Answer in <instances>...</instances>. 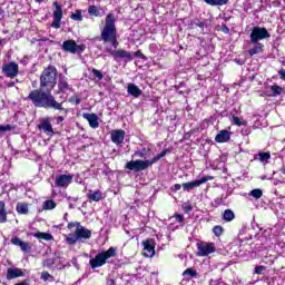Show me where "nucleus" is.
Segmentation results:
<instances>
[{
	"label": "nucleus",
	"mask_w": 285,
	"mask_h": 285,
	"mask_svg": "<svg viewBox=\"0 0 285 285\" xmlns=\"http://www.w3.org/2000/svg\"><path fill=\"white\" fill-rule=\"evenodd\" d=\"M232 122L234 124V126H246V121L242 120L237 116H233Z\"/></svg>",
	"instance_id": "42"
},
{
	"label": "nucleus",
	"mask_w": 285,
	"mask_h": 285,
	"mask_svg": "<svg viewBox=\"0 0 285 285\" xmlns=\"http://www.w3.org/2000/svg\"><path fill=\"white\" fill-rule=\"evenodd\" d=\"M223 219L224 222H233V219H235V212L232 209H225L223 213Z\"/></svg>",
	"instance_id": "31"
},
{
	"label": "nucleus",
	"mask_w": 285,
	"mask_h": 285,
	"mask_svg": "<svg viewBox=\"0 0 285 285\" xmlns=\"http://www.w3.org/2000/svg\"><path fill=\"white\" fill-rule=\"evenodd\" d=\"M134 57H140V59H146V56L141 53V50H138L134 53Z\"/></svg>",
	"instance_id": "56"
},
{
	"label": "nucleus",
	"mask_w": 285,
	"mask_h": 285,
	"mask_svg": "<svg viewBox=\"0 0 285 285\" xmlns=\"http://www.w3.org/2000/svg\"><path fill=\"white\" fill-rule=\"evenodd\" d=\"M67 244H69L70 246H75V244H77V242H80L79 236H77V234H70L67 238H66Z\"/></svg>",
	"instance_id": "35"
},
{
	"label": "nucleus",
	"mask_w": 285,
	"mask_h": 285,
	"mask_svg": "<svg viewBox=\"0 0 285 285\" xmlns=\"http://www.w3.org/2000/svg\"><path fill=\"white\" fill-rule=\"evenodd\" d=\"M213 233L216 237H222V235H224V227L217 225L213 228Z\"/></svg>",
	"instance_id": "43"
},
{
	"label": "nucleus",
	"mask_w": 285,
	"mask_h": 285,
	"mask_svg": "<svg viewBox=\"0 0 285 285\" xmlns=\"http://www.w3.org/2000/svg\"><path fill=\"white\" fill-rule=\"evenodd\" d=\"M70 18L72 19V21H83V16L81 14L80 9L76 10L75 13H71Z\"/></svg>",
	"instance_id": "39"
},
{
	"label": "nucleus",
	"mask_w": 285,
	"mask_h": 285,
	"mask_svg": "<svg viewBox=\"0 0 285 285\" xmlns=\"http://www.w3.org/2000/svg\"><path fill=\"white\" fill-rule=\"evenodd\" d=\"M116 18L112 13H108L105 19V27L101 30L100 38L104 43H108L117 37V27L115 26Z\"/></svg>",
	"instance_id": "3"
},
{
	"label": "nucleus",
	"mask_w": 285,
	"mask_h": 285,
	"mask_svg": "<svg viewBox=\"0 0 285 285\" xmlns=\"http://www.w3.org/2000/svg\"><path fill=\"white\" fill-rule=\"evenodd\" d=\"M14 285H30V284H28V282L23 281L21 283L14 284Z\"/></svg>",
	"instance_id": "63"
},
{
	"label": "nucleus",
	"mask_w": 285,
	"mask_h": 285,
	"mask_svg": "<svg viewBox=\"0 0 285 285\" xmlns=\"http://www.w3.org/2000/svg\"><path fill=\"white\" fill-rule=\"evenodd\" d=\"M126 139V131L122 129H116L111 131V141L116 144V146H120V144H124V140Z\"/></svg>",
	"instance_id": "19"
},
{
	"label": "nucleus",
	"mask_w": 285,
	"mask_h": 285,
	"mask_svg": "<svg viewBox=\"0 0 285 285\" xmlns=\"http://www.w3.org/2000/svg\"><path fill=\"white\" fill-rule=\"evenodd\" d=\"M91 72L97 79H99V81L104 79V73H101V71H99L98 69H92Z\"/></svg>",
	"instance_id": "49"
},
{
	"label": "nucleus",
	"mask_w": 285,
	"mask_h": 285,
	"mask_svg": "<svg viewBox=\"0 0 285 285\" xmlns=\"http://www.w3.org/2000/svg\"><path fill=\"white\" fill-rule=\"evenodd\" d=\"M207 6H226L229 0H203Z\"/></svg>",
	"instance_id": "34"
},
{
	"label": "nucleus",
	"mask_w": 285,
	"mask_h": 285,
	"mask_svg": "<svg viewBox=\"0 0 285 285\" xmlns=\"http://www.w3.org/2000/svg\"><path fill=\"white\" fill-rule=\"evenodd\" d=\"M57 67L48 66L40 75V88L33 89L24 98V101H31L35 108H45V110H57L58 112H68L63 102L57 101L52 90L57 86Z\"/></svg>",
	"instance_id": "1"
},
{
	"label": "nucleus",
	"mask_w": 285,
	"mask_h": 285,
	"mask_svg": "<svg viewBox=\"0 0 285 285\" xmlns=\"http://www.w3.org/2000/svg\"><path fill=\"white\" fill-rule=\"evenodd\" d=\"M149 153H150V149H148V148H142L141 150H136V151L134 153V157L144 158V157H147Z\"/></svg>",
	"instance_id": "37"
},
{
	"label": "nucleus",
	"mask_w": 285,
	"mask_h": 285,
	"mask_svg": "<svg viewBox=\"0 0 285 285\" xmlns=\"http://www.w3.org/2000/svg\"><path fill=\"white\" fill-rule=\"evenodd\" d=\"M264 45L262 42H256L255 46L249 49L248 55L249 57H254V55H259V52H263Z\"/></svg>",
	"instance_id": "29"
},
{
	"label": "nucleus",
	"mask_w": 285,
	"mask_h": 285,
	"mask_svg": "<svg viewBox=\"0 0 285 285\" xmlns=\"http://www.w3.org/2000/svg\"><path fill=\"white\" fill-rule=\"evenodd\" d=\"M58 92H62L63 95H68V92H72V85L68 83V78L65 76H60L58 80Z\"/></svg>",
	"instance_id": "16"
},
{
	"label": "nucleus",
	"mask_w": 285,
	"mask_h": 285,
	"mask_svg": "<svg viewBox=\"0 0 285 285\" xmlns=\"http://www.w3.org/2000/svg\"><path fill=\"white\" fill-rule=\"evenodd\" d=\"M117 256V248L110 247L106 252L98 253L95 258L89 261V265L91 268H101L110 259V257Z\"/></svg>",
	"instance_id": "4"
},
{
	"label": "nucleus",
	"mask_w": 285,
	"mask_h": 285,
	"mask_svg": "<svg viewBox=\"0 0 285 285\" xmlns=\"http://www.w3.org/2000/svg\"><path fill=\"white\" fill-rule=\"evenodd\" d=\"M10 242L11 244H13V246H19L22 253H32V245H30V243L21 240V238L12 237Z\"/></svg>",
	"instance_id": "17"
},
{
	"label": "nucleus",
	"mask_w": 285,
	"mask_h": 285,
	"mask_svg": "<svg viewBox=\"0 0 285 285\" xmlns=\"http://www.w3.org/2000/svg\"><path fill=\"white\" fill-rule=\"evenodd\" d=\"M26 274L23 273V269L21 268H8L7 269V279H17V277H23Z\"/></svg>",
	"instance_id": "21"
},
{
	"label": "nucleus",
	"mask_w": 285,
	"mask_h": 285,
	"mask_svg": "<svg viewBox=\"0 0 285 285\" xmlns=\"http://www.w3.org/2000/svg\"><path fill=\"white\" fill-rule=\"evenodd\" d=\"M264 191L259 188L253 189L249 191V197H254V199H262Z\"/></svg>",
	"instance_id": "36"
},
{
	"label": "nucleus",
	"mask_w": 285,
	"mask_h": 285,
	"mask_svg": "<svg viewBox=\"0 0 285 285\" xmlns=\"http://www.w3.org/2000/svg\"><path fill=\"white\" fill-rule=\"evenodd\" d=\"M8 222V213L6 212V203L0 200V224Z\"/></svg>",
	"instance_id": "28"
},
{
	"label": "nucleus",
	"mask_w": 285,
	"mask_h": 285,
	"mask_svg": "<svg viewBox=\"0 0 285 285\" xmlns=\"http://www.w3.org/2000/svg\"><path fill=\"white\" fill-rule=\"evenodd\" d=\"M224 199H226V196L224 197V195H222V197L215 198L212 205L214 206V208H217L222 206V204H224Z\"/></svg>",
	"instance_id": "41"
},
{
	"label": "nucleus",
	"mask_w": 285,
	"mask_h": 285,
	"mask_svg": "<svg viewBox=\"0 0 285 285\" xmlns=\"http://www.w3.org/2000/svg\"><path fill=\"white\" fill-rule=\"evenodd\" d=\"M70 104H76V106H79L81 104V98L73 96L69 99Z\"/></svg>",
	"instance_id": "50"
},
{
	"label": "nucleus",
	"mask_w": 285,
	"mask_h": 285,
	"mask_svg": "<svg viewBox=\"0 0 285 285\" xmlns=\"http://www.w3.org/2000/svg\"><path fill=\"white\" fill-rule=\"evenodd\" d=\"M165 155H168V149H164L160 154L156 155L151 160H130L126 164L125 168H127V170H134L135 173H141V170L150 168L153 164H157V161H159V159H163Z\"/></svg>",
	"instance_id": "2"
},
{
	"label": "nucleus",
	"mask_w": 285,
	"mask_h": 285,
	"mask_svg": "<svg viewBox=\"0 0 285 285\" xmlns=\"http://www.w3.org/2000/svg\"><path fill=\"white\" fill-rule=\"evenodd\" d=\"M142 255L144 257H155V239L148 238L147 240L142 242Z\"/></svg>",
	"instance_id": "13"
},
{
	"label": "nucleus",
	"mask_w": 285,
	"mask_h": 285,
	"mask_svg": "<svg viewBox=\"0 0 285 285\" xmlns=\"http://www.w3.org/2000/svg\"><path fill=\"white\" fill-rule=\"evenodd\" d=\"M10 130H14V126H12V125H0V132H10Z\"/></svg>",
	"instance_id": "45"
},
{
	"label": "nucleus",
	"mask_w": 285,
	"mask_h": 285,
	"mask_svg": "<svg viewBox=\"0 0 285 285\" xmlns=\"http://www.w3.org/2000/svg\"><path fill=\"white\" fill-rule=\"evenodd\" d=\"M38 129L42 130L49 137H52L55 135V129L52 128L50 118L42 119L41 122L38 125Z\"/></svg>",
	"instance_id": "18"
},
{
	"label": "nucleus",
	"mask_w": 285,
	"mask_h": 285,
	"mask_svg": "<svg viewBox=\"0 0 285 285\" xmlns=\"http://www.w3.org/2000/svg\"><path fill=\"white\" fill-rule=\"evenodd\" d=\"M175 217H176V222H178V224H183L184 223V215L176 214Z\"/></svg>",
	"instance_id": "54"
},
{
	"label": "nucleus",
	"mask_w": 285,
	"mask_h": 285,
	"mask_svg": "<svg viewBox=\"0 0 285 285\" xmlns=\"http://www.w3.org/2000/svg\"><path fill=\"white\" fill-rule=\"evenodd\" d=\"M53 208H57V203H55V200H46L43 203V210H53Z\"/></svg>",
	"instance_id": "38"
},
{
	"label": "nucleus",
	"mask_w": 285,
	"mask_h": 285,
	"mask_svg": "<svg viewBox=\"0 0 285 285\" xmlns=\"http://www.w3.org/2000/svg\"><path fill=\"white\" fill-rule=\"evenodd\" d=\"M255 159H259L262 164H268V159H271V153L268 151H259Z\"/></svg>",
	"instance_id": "30"
},
{
	"label": "nucleus",
	"mask_w": 285,
	"mask_h": 285,
	"mask_svg": "<svg viewBox=\"0 0 285 285\" xmlns=\"http://www.w3.org/2000/svg\"><path fill=\"white\" fill-rule=\"evenodd\" d=\"M266 271V266L259 265L254 268V275H264V272Z\"/></svg>",
	"instance_id": "44"
},
{
	"label": "nucleus",
	"mask_w": 285,
	"mask_h": 285,
	"mask_svg": "<svg viewBox=\"0 0 285 285\" xmlns=\"http://www.w3.org/2000/svg\"><path fill=\"white\" fill-rule=\"evenodd\" d=\"M235 62H236L238 66H244V60H242V59H235Z\"/></svg>",
	"instance_id": "61"
},
{
	"label": "nucleus",
	"mask_w": 285,
	"mask_h": 285,
	"mask_svg": "<svg viewBox=\"0 0 285 285\" xmlns=\"http://www.w3.org/2000/svg\"><path fill=\"white\" fill-rule=\"evenodd\" d=\"M109 43H111L114 48H117L119 46V41H117V36L114 37V39L109 40Z\"/></svg>",
	"instance_id": "52"
},
{
	"label": "nucleus",
	"mask_w": 285,
	"mask_h": 285,
	"mask_svg": "<svg viewBox=\"0 0 285 285\" xmlns=\"http://www.w3.org/2000/svg\"><path fill=\"white\" fill-rule=\"evenodd\" d=\"M53 7L56 9L53 11V21L51 23V28L59 30V28H61V19H63V10L61 9V4H59V2H53Z\"/></svg>",
	"instance_id": "11"
},
{
	"label": "nucleus",
	"mask_w": 285,
	"mask_h": 285,
	"mask_svg": "<svg viewBox=\"0 0 285 285\" xmlns=\"http://www.w3.org/2000/svg\"><path fill=\"white\" fill-rule=\"evenodd\" d=\"M215 141H217V144H226V141H230V132H228L226 129L220 130L216 135Z\"/></svg>",
	"instance_id": "23"
},
{
	"label": "nucleus",
	"mask_w": 285,
	"mask_h": 285,
	"mask_svg": "<svg viewBox=\"0 0 285 285\" xmlns=\"http://www.w3.org/2000/svg\"><path fill=\"white\" fill-rule=\"evenodd\" d=\"M61 50H63V52H70V55H77V52L80 53L86 50V45H77L72 39L65 40L61 45Z\"/></svg>",
	"instance_id": "7"
},
{
	"label": "nucleus",
	"mask_w": 285,
	"mask_h": 285,
	"mask_svg": "<svg viewBox=\"0 0 285 285\" xmlns=\"http://www.w3.org/2000/svg\"><path fill=\"white\" fill-rule=\"evenodd\" d=\"M239 248H240V253H243V250H245L246 253H250V250L248 249L249 246L246 244H239Z\"/></svg>",
	"instance_id": "53"
},
{
	"label": "nucleus",
	"mask_w": 285,
	"mask_h": 285,
	"mask_svg": "<svg viewBox=\"0 0 285 285\" xmlns=\"http://www.w3.org/2000/svg\"><path fill=\"white\" fill-rule=\"evenodd\" d=\"M68 199L70 202L69 203V208H71V209L75 208V204H72V202H77V198L69 197Z\"/></svg>",
	"instance_id": "57"
},
{
	"label": "nucleus",
	"mask_w": 285,
	"mask_h": 285,
	"mask_svg": "<svg viewBox=\"0 0 285 285\" xmlns=\"http://www.w3.org/2000/svg\"><path fill=\"white\" fill-rule=\"evenodd\" d=\"M88 13L90 17H102L101 9L97 8V6H89Z\"/></svg>",
	"instance_id": "32"
},
{
	"label": "nucleus",
	"mask_w": 285,
	"mask_h": 285,
	"mask_svg": "<svg viewBox=\"0 0 285 285\" xmlns=\"http://www.w3.org/2000/svg\"><path fill=\"white\" fill-rule=\"evenodd\" d=\"M187 28L189 30H195V29L199 28V30L202 32H204V28H208V22L205 19L202 20L199 18H195V19L187 21Z\"/></svg>",
	"instance_id": "15"
},
{
	"label": "nucleus",
	"mask_w": 285,
	"mask_h": 285,
	"mask_svg": "<svg viewBox=\"0 0 285 285\" xmlns=\"http://www.w3.org/2000/svg\"><path fill=\"white\" fill-rule=\"evenodd\" d=\"M108 52L117 62L124 59L125 61H132V59H135V57L132 56V53H130V51H126L124 49H118V50L109 49Z\"/></svg>",
	"instance_id": "9"
},
{
	"label": "nucleus",
	"mask_w": 285,
	"mask_h": 285,
	"mask_svg": "<svg viewBox=\"0 0 285 285\" xmlns=\"http://www.w3.org/2000/svg\"><path fill=\"white\" fill-rule=\"evenodd\" d=\"M2 72H3L4 77H9V79H14V77H17V75H19V65L14 61L4 63L2 66Z\"/></svg>",
	"instance_id": "10"
},
{
	"label": "nucleus",
	"mask_w": 285,
	"mask_h": 285,
	"mask_svg": "<svg viewBox=\"0 0 285 285\" xmlns=\"http://www.w3.org/2000/svg\"><path fill=\"white\" fill-rule=\"evenodd\" d=\"M72 179H73L72 175L62 174L56 177L55 184L58 188H68L70 184H72Z\"/></svg>",
	"instance_id": "14"
},
{
	"label": "nucleus",
	"mask_w": 285,
	"mask_h": 285,
	"mask_svg": "<svg viewBox=\"0 0 285 285\" xmlns=\"http://www.w3.org/2000/svg\"><path fill=\"white\" fill-rule=\"evenodd\" d=\"M281 173H282L283 175H285V165L282 166Z\"/></svg>",
	"instance_id": "64"
},
{
	"label": "nucleus",
	"mask_w": 285,
	"mask_h": 285,
	"mask_svg": "<svg viewBox=\"0 0 285 285\" xmlns=\"http://www.w3.org/2000/svg\"><path fill=\"white\" fill-rule=\"evenodd\" d=\"M82 117L88 120L90 128H99V117L97 114H82Z\"/></svg>",
	"instance_id": "22"
},
{
	"label": "nucleus",
	"mask_w": 285,
	"mask_h": 285,
	"mask_svg": "<svg viewBox=\"0 0 285 285\" xmlns=\"http://www.w3.org/2000/svg\"><path fill=\"white\" fill-rule=\"evenodd\" d=\"M181 186L180 184H176L174 185V190H181Z\"/></svg>",
	"instance_id": "60"
},
{
	"label": "nucleus",
	"mask_w": 285,
	"mask_h": 285,
	"mask_svg": "<svg viewBox=\"0 0 285 285\" xmlns=\"http://www.w3.org/2000/svg\"><path fill=\"white\" fill-rule=\"evenodd\" d=\"M45 268H51L52 271H63L66 268V258L59 256V253H55V256L47 258L42 262Z\"/></svg>",
	"instance_id": "5"
},
{
	"label": "nucleus",
	"mask_w": 285,
	"mask_h": 285,
	"mask_svg": "<svg viewBox=\"0 0 285 285\" xmlns=\"http://www.w3.org/2000/svg\"><path fill=\"white\" fill-rule=\"evenodd\" d=\"M183 275H188L189 277H197V271L193 269V268H187Z\"/></svg>",
	"instance_id": "47"
},
{
	"label": "nucleus",
	"mask_w": 285,
	"mask_h": 285,
	"mask_svg": "<svg viewBox=\"0 0 285 285\" xmlns=\"http://www.w3.org/2000/svg\"><path fill=\"white\" fill-rule=\"evenodd\" d=\"M59 112H63V116H58L56 118L57 124H61V122L66 121V117H68V112H70V109H68V112H66V111H59Z\"/></svg>",
	"instance_id": "46"
},
{
	"label": "nucleus",
	"mask_w": 285,
	"mask_h": 285,
	"mask_svg": "<svg viewBox=\"0 0 285 285\" xmlns=\"http://www.w3.org/2000/svg\"><path fill=\"white\" fill-rule=\"evenodd\" d=\"M41 279H43V282H55V276L50 275L48 272H42Z\"/></svg>",
	"instance_id": "40"
},
{
	"label": "nucleus",
	"mask_w": 285,
	"mask_h": 285,
	"mask_svg": "<svg viewBox=\"0 0 285 285\" xmlns=\"http://www.w3.org/2000/svg\"><path fill=\"white\" fill-rule=\"evenodd\" d=\"M184 213H190L193 210V206L188 203L183 204Z\"/></svg>",
	"instance_id": "51"
},
{
	"label": "nucleus",
	"mask_w": 285,
	"mask_h": 285,
	"mask_svg": "<svg viewBox=\"0 0 285 285\" xmlns=\"http://www.w3.org/2000/svg\"><path fill=\"white\" fill-rule=\"evenodd\" d=\"M127 92L128 95H130L131 97H135L136 99L141 97V89H139V87H137V85L132 82L128 83Z\"/></svg>",
	"instance_id": "26"
},
{
	"label": "nucleus",
	"mask_w": 285,
	"mask_h": 285,
	"mask_svg": "<svg viewBox=\"0 0 285 285\" xmlns=\"http://www.w3.org/2000/svg\"><path fill=\"white\" fill-rule=\"evenodd\" d=\"M222 30L225 32V35H228L230 32V29L226 24L222 26Z\"/></svg>",
	"instance_id": "58"
},
{
	"label": "nucleus",
	"mask_w": 285,
	"mask_h": 285,
	"mask_svg": "<svg viewBox=\"0 0 285 285\" xmlns=\"http://www.w3.org/2000/svg\"><path fill=\"white\" fill-rule=\"evenodd\" d=\"M67 228H69V230H72V228H76L75 233L78 239H80V242L90 239V237H92V230L86 228L79 222L68 223Z\"/></svg>",
	"instance_id": "6"
},
{
	"label": "nucleus",
	"mask_w": 285,
	"mask_h": 285,
	"mask_svg": "<svg viewBox=\"0 0 285 285\" xmlns=\"http://www.w3.org/2000/svg\"><path fill=\"white\" fill-rule=\"evenodd\" d=\"M17 213H19V215H28V204L18 203Z\"/></svg>",
	"instance_id": "33"
},
{
	"label": "nucleus",
	"mask_w": 285,
	"mask_h": 285,
	"mask_svg": "<svg viewBox=\"0 0 285 285\" xmlns=\"http://www.w3.org/2000/svg\"><path fill=\"white\" fill-rule=\"evenodd\" d=\"M252 43H259L264 39H271V33L263 27H254L249 35Z\"/></svg>",
	"instance_id": "8"
},
{
	"label": "nucleus",
	"mask_w": 285,
	"mask_h": 285,
	"mask_svg": "<svg viewBox=\"0 0 285 285\" xmlns=\"http://www.w3.org/2000/svg\"><path fill=\"white\" fill-rule=\"evenodd\" d=\"M209 285H222V278L218 279H210Z\"/></svg>",
	"instance_id": "55"
},
{
	"label": "nucleus",
	"mask_w": 285,
	"mask_h": 285,
	"mask_svg": "<svg viewBox=\"0 0 285 285\" xmlns=\"http://www.w3.org/2000/svg\"><path fill=\"white\" fill-rule=\"evenodd\" d=\"M282 92H284V88L274 85L269 87V90L264 91V95L266 97H277L279 95H282Z\"/></svg>",
	"instance_id": "24"
},
{
	"label": "nucleus",
	"mask_w": 285,
	"mask_h": 285,
	"mask_svg": "<svg viewBox=\"0 0 285 285\" xmlns=\"http://www.w3.org/2000/svg\"><path fill=\"white\" fill-rule=\"evenodd\" d=\"M198 248V256L199 257H206L210 255V253H215V244L213 243H198L197 244Z\"/></svg>",
	"instance_id": "12"
},
{
	"label": "nucleus",
	"mask_w": 285,
	"mask_h": 285,
	"mask_svg": "<svg viewBox=\"0 0 285 285\" xmlns=\"http://www.w3.org/2000/svg\"><path fill=\"white\" fill-rule=\"evenodd\" d=\"M33 237H36V239H43L45 242H52V239H55L52 234L43 232L35 233Z\"/></svg>",
	"instance_id": "27"
},
{
	"label": "nucleus",
	"mask_w": 285,
	"mask_h": 285,
	"mask_svg": "<svg viewBox=\"0 0 285 285\" xmlns=\"http://www.w3.org/2000/svg\"><path fill=\"white\" fill-rule=\"evenodd\" d=\"M4 14H6V11H3V9L0 8V21L1 19H3Z\"/></svg>",
	"instance_id": "62"
},
{
	"label": "nucleus",
	"mask_w": 285,
	"mask_h": 285,
	"mask_svg": "<svg viewBox=\"0 0 285 285\" xmlns=\"http://www.w3.org/2000/svg\"><path fill=\"white\" fill-rule=\"evenodd\" d=\"M206 181H208V177H203L198 180H193V181L183 184V188L184 190H194V188H199V186H202V184H206Z\"/></svg>",
	"instance_id": "20"
},
{
	"label": "nucleus",
	"mask_w": 285,
	"mask_h": 285,
	"mask_svg": "<svg viewBox=\"0 0 285 285\" xmlns=\"http://www.w3.org/2000/svg\"><path fill=\"white\" fill-rule=\"evenodd\" d=\"M263 263L264 264H274L275 263V256L271 255V256H264L263 257Z\"/></svg>",
	"instance_id": "48"
},
{
	"label": "nucleus",
	"mask_w": 285,
	"mask_h": 285,
	"mask_svg": "<svg viewBox=\"0 0 285 285\" xmlns=\"http://www.w3.org/2000/svg\"><path fill=\"white\" fill-rule=\"evenodd\" d=\"M278 75H279L281 79H283V80L285 81V70H284V69H281V70L278 71Z\"/></svg>",
	"instance_id": "59"
},
{
	"label": "nucleus",
	"mask_w": 285,
	"mask_h": 285,
	"mask_svg": "<svg viewBox=\"0 0 285 285\" xmlns=\"http://www.w3.org/2000/svg\"><path fill=\"white\" fill-rule=\"evenodd\" d=\"M89 202H101L104 199V193L99 189L97 190H89L87 194Z\"/></svg>",
	"instance_id": "25"
}]
</instances>
